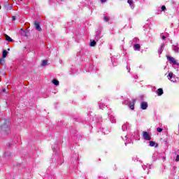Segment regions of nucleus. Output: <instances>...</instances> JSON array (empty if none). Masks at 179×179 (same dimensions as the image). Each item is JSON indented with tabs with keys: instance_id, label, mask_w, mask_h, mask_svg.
<instances>
[{
	"instance_id": "nucleus-1",
	"label": "nucleus",
	"mask_w": 179,
	"mask_h": 179,
	"mask_svg": "<svg viewBox=\"0 0 179 179\" xmlns=\"http://www.w3.org/2000/svg\"><path fill=\"white\" fill-rule=\"evenodd\" d=\"M9 125H10V122H9V120H3L2 124L1 126V131H3L4 132H6V134H9V132H10Z\"/></svg>"
},
{
	"instance_id": "nucleus-2",
	"label": "nucleus",
	"mask_w": 179,
	"mask_h": 179,
	"mask_svg": "<svg viewBox=\"0 0 179 179\" xmlns=\"http://www.w3.org/2000/svg\"><path fill=\"white\" fill-rule=\"evenodd\" d=\"M167 78L169 80H170V82H172L173 83H178L179 82V78L176 76V75H174L173 72H169Z\"/></svg>"
},
{
	"instance_id": "nucleus-3",
	"label": "nucleus",
	"mask_w": 179,
	"mask_h": 179,
	"mask_svg": "<svg viewBox=\"0 0 179 179\" xmlns=\"http://www.w3.org/2000/svg\"><path fill=\"white\" fill-rule=\"evenodd\" d=\"M167 59L168 61H170V62H171L173 65H175L176 66H177L176 67L177 69L179 68V63L177 62L176 59H174V57L167 56Z\"/></svg>"
},
{
	"instance_id": "nucleus-4",
	"label": "nucleus",
	"mask_w": 179,
	"mask_h": 179,
	"mask_svg": "<svg viewBox=\"0 0 179 179\" xmlns=\"http://www.w3.org/2000/svg\"><path fill=\"white\" fill-rule=\"evenodd\" d=\"M143 139H145V141H150V139H152L150 135H149V133H148L147 131H144L143 133Z\"/></svg>"
},
{
	"instance_id": "nucleus-5",
	"label": "nucleus",
	"mask_w": 179,
	"mask_h": 179,
	"mask_svg": "<svg viewBox=\"0 0 179 179\" xmlns=\"http://www.w3.org/2000/svg\"><path fill=\"white\" fill-rule=\"evenodd\" d=\"M130 127H129V124L128 123H124L122 126V129L124 132H125V131H128V129H129Z\"/></svg>"
},
{
	"instance_id": "nucleus-6",
	"label": "nucleus",
	"mask_w": 179,
	"mask_h": 179,
	"mask_svg": "<svg viewBox=\"0 0 179 179\" xmlns=\"http://www.w3.org/2000/svg\"><path fill=\"white\" fill-rule=\"evenodd\" d=\"M148 102L143 101L141 103V110H146L148 108Z\"/></svg>"
},
{
	"instance_id": "nucleus-7",
	"label": "nucleus",
	"mask_w": 179,
	"mask_h": 179,
	"mask_svg": "<svg viewBox=\"0 0 179 179\" xmlns=\"http://www.w3.org/2000/svg\"><path fill=\"white\" fill-rule=\"evenodd\" d=\"M172 49H173V51H174V52H176L177 54H178V52H179V45H178V44L173 45L172 46Z\"/></svg>"
},
{
	"instance_id": "nucleus-8",
	"label": "nucleus",
	"mask_w": 179,
	"mask_h": 179,
	"mask_svg": "<svg viewBox=\"0 0 179 179\" xmlns=\"http://www.w3.org/2000/svg\"><path fill=\"white\" fill-rule=\"evenodd\" d=\"M34 26H35V29L38 31H41L42 29L41 27H40V23H38V22H36L34 23Z\"/></svg>"
},
{
	"instance_id": "nucleus-9",
	"label": "nucleus",
	"mask_w": 179,
	"mask_h": 179,
	"mask_svg": "<svg viewBox=\"0 0 179 179\" xmlns=\"http://www.w3.org/2000/svg\"><path fill=\"white\" fill-rule=\"evenodd\" d=\"M108 114L109 118L110 120V122L113 124H115V118H114V117L113 116V115H111V113L110 112H108Z\"/></svg>"
},
{
	"instance_id": "nucleus-10",
	"label": "nucleus",
	"mask_w": 179,
	"mask_h": 179,
	"mask_svg": "<svg viewBox=\"0 0 179 179\" xmlns=\"http://www.w3.org/2000/svg\"><path fill=\"white\" fill-rule=\"evenodd\" d=\"M163 50H164V43H162L159 49L158 50L159 55H162V52H163Z\"/></svg>"
},
{
	"instance_id": "nucleus-11",
	"label": "nucleus",
	"mask_w": 179,
	"mask_h": 179,
	"mask_svg": "<svg viewBox=\"0 0 179 179\" xmlns=\"http://www.w3.org/2000/svg\"><path fill=\"white\" fill-rule=\"evenodd\" d=\"M127 3L129 4V6H131V9H134L135 8V4H134V1L128 0L127 1Z\"/></svg>"
},
{
	"instance_id": "nucleus-12",
	"label": "nucleus",
	"mask_w": 179,
	"mask_h": 179,
	"mask_svg": "<svg viewBox=\"0 0 179 179\" xmlns=\"http://www.w3.org/2000/svg\"><path fill=\"white\" fill-rule=\"evenodd\" d=\"M163 89L159 88L157 91V96H162L163 94Z\"/></svg>"
},
{
	"instance_id": "nucleus-13",
	"label": "nucleus",
	"mask_w": 179,
	"mask_h": 179,
	"mask_svg": "<svg viewBox=\"0 0 179 179\" xmlns=\"http://www.w3.org/2000/svg\"><path fill=\"white\" fill-rule=\"evenodd\" d=\"M134 50H136L139 51V50H141V45H139L138 43L134 44Z\"/></svg>"
},
{
	"instance_id": "nucleus-14",
	"label": "nucleus",
	"mask_w": 179,
	"mask_h": 179,
	"mask_svg": "<svg viewBox=\"0 0 179 179\" xmlns=\"http://www.w3.org/2000/svg\"><path fill=\"white\" fill-rule=\"evenodd\" d=\"M6 41H8L9 43H12V41H13V39L8 35L6 36Z\"/></svg>"
},
{
	"instance_id": "nucleus-15",
	"label": "nucleus",
	"mask_w": 179,
	"mask_h": 179,
	"mask_svg": "<svg viewBox=\"0 0 179 179\" xmlns=\"http://www.w3.org/2000/svg\"><path fill=\"white\" fill-rule=\"evenodd\" d=\"M52 83L55 85V86H58L59 85V81H58L57 79H54L52 80Z\"/></svg>"
},
{
	"instance_id": "nucleus-16",
	"label": "nucleus",
	"mask_w": 179,
	"mask_h": 179,
	"mask_svg": "<svg viewBox=\"0 0 179 179\" xmlns=\"http://www.w3.org/2000/svg\"><path fill=\"white\" fill-rule=\"evenodd\" d=\"M8 57V51L3 50V58H6Z\"/></svg>"
},
{
	"instance_id": "nucleus-17",
	"label": "nucleus",
	"mask_w": 179,
	"mask_h": 179,
	"mask_svg": "<svg viewBox=\"0 0 179 179\" xmlns=\"http://www.w3.org/2000/svg\"><path fill=\"white\" fill-rule=\"evenodd\" d=\"M99 107L101 110H103V108H106V105H104V103H99Z\"/></svg>"
},
{
	"instance_id": "nucleus-18",
	"label": "nucleus",
	"mask_w": 179,
	"mask_h": 179,
	"mask_svg": "<svg viewBox=\"0 0 179 179\" xmlns=\"http://www.w3.org/2000/svg\"><path fill=\"white\" fill-rule=\"evenodd\" d=\"M96 45V41H92L90 42V47H94Z\"/></svg>"
},
{
	"instance_id": "nucleus-19",
	"label": "nucleus",
	"mask_w": 179,
	"mask_h": 179,
	"mask_svg": "<svg viewBox=\"0 0 179 179\" xmlns=\"http://www.w3.org/2000/svg\"><path fill=\"white\" fill-rule=\"evenodd\" d=\"M0 64L1 65H3L5 64V59L3 58L0 59Z\"/></svg>"
},
{
	"instance_id": "nucleus-20",
	"label": "nucleus",
	"mask_w": 179,
	"mask_h": 179,
	"mask_svg": "<svg viewBox=\"0 0 179 179\" xmlns=\"http://www.w3.org/2000/svg\"><path fill=\"white\" fill-rule=\"evenodd\" d=\"M160 155L159 152H155L154 155H153V159H155V160H157V158H155V157H156V156H157V155Z\"/></svg>"
},
{
	"instance_id": "nucleus-21",
	"label": "nucleus",
	"mask_w": 179,
	"mask_h": 179,
	"mask_svg": "<svg viewBox=\"0 0 179 179\" xmlns=\"http://www.w3.org/2000/svg\"><path fill=\"white\" fill-rule=\"evenodd\" d=\"M156 145V143L155 141H150V146L153 147Z\"/></svg>"
},
{
	"instance_id": "nucleus-22",
	"label": "nucleus",
	"mask_w": 179,
	"mask_h": 179,
	"mask_svg": "<svg viewBox=\"0 0 179 179\" xmlns=\"http://www.w3.org/2000/svg\"><path fill=\"white\" fill-rule=\"evenodd\" d=\"M121 138H122V139H123V141H129V139H128V136H124V137H122V136H121Z\"/></svg>"
},
{
	"instance_id": "nucleus-23",
	"label": "nucleus",
	"mask_w": 179,
	"mask_h": 179,
	"mask_svg": "<svg viewBox=\"0 0 179 179\" xmlns=\"http://www.w3.org/2000/svg\"><path fill=\"white\" fill-rule=\"evenodd\" d=\"M45 65H47V60H43V61L42 62V66H45Z\"/></svg>"
},
{
	"instance_id": "nucleus-24",
	"label": "nucleus",
	"mask_w": 179,
	"mask_h": 179,
	"mask_svg": "<svg viewBox=\"0 0 179 179\" xmlns=\"http://www.w3.org/2000/svg\"><path fill=\"white\" fill-rule=\"evenodd\" d=\"M103 20L105 22H108V20H110V19L108 18V17L105 16V17H103Z\"/></svg>"
},
{
	"instance_id": "nucleus-25",
	"label": "nucleus",
	"mask_w": 179,
	"mask_h": 179,
	"mask_svg": "<svg viewBox=\"0 0 179 179\" xmlns=\"http://www.w3.org/2000/svg\"><path fill=\"white\" fill-rule=\"evenodd\" d=\"M163 131V129L160 128V127H158L157 129V132H162Z\"/></svg>"
},
{
	"instance_id": "nucleus-26",
	"label": "nucleus",
	"mask_w": 179,
	"mask_h": 179,
	"mask_svg": "<svg viewBox=\"0 0 179 179\" xmlns=\"http://www.w3.org/2000/svg\"><path fill=\"white\" fill-rule=\"evenodd\" d=\"M129 108L131 109V110H134L135 108V105L133 103V104H131L129 106Z\"/></svg>"
},
{
	"instance_id": "nucleus-27",
	"label": "nucleus",
	"mask_w": 179,
	"mask_h": 179,
	"mask_svg": "<svg viewBox=\"0 0 179 179\" xmlns=\"http://www.w3.org/2000/svg\"><path fill=\"white\" fill-rule=\"evenodd\" d=\"M161 9H162V12H164V10H166V6H162L161 7Z\"/></svg>"
},
{
	"instance_id": "nucleus-28",
	"label": "nucleus",
	"mask_w": 179,
	"mask_h": 179,
	"mask_svg": "<svg viewBox=\"0 0 179 179\" xmlns=\"http://www.w3.org/2000/svg\"><path fill=\"white\" fill-rule=\"evenodd\" d=\"M99 36H100V31H98L96 33V38H100V37Z\"/></svg>"
},
{
	"instance_id": "nucleus-29",
	"label": "nucleus",
	"mask_w": 179,
	"mask_h": 179,
	"mask_svg": "<svg viewBox=\"0 0 179 179\" xmlns=\"http://www.w3.org/2000/svg\"><path fill=\"white\" fill-rule=\"evenodd\" d=\"M133 41L136 42V43H138V41H139V39H138V38H134L133 39Z\"/></svg>"
},
{
	"instance_id": "nucleus-30",
	"label": "nucleus",
	"mask_w": 179,
	"mask_h": 179,
	"mask_svg": "<svg viewBox=\"0 0 179 179\" xmlns=\"http://www.w3.org/2000/svg\"><path fill=\"white\" fill-rule=\"evenodd\" d=\"M161 37H162V40H166V36L163 35V34H161Z\"/></svg>"
},
{
	"instance_id": "nucleus-31",
	"label": "nucleus",
	"mask_w": 179,
	"mask_h": 179,
	"mask_svg": "<svg viewBox=\"0 0 179 179\" xmlns=\"http://www.w3.org/2000/svg\"><path fill=\"white\" fill-rule=\"evenodd\" d=\"M176 162H179V155L176 156Z\"/></svg>"
},
{
	"instance_id": "nucleus-32",
	"label": "nucleus",
	"mask_w": 179,
	"mask_h": 179,
	"mask_svg": "<svg viewBox=\"0 0 179 179\" xmlns=\"http://www.w3.org/2000/svg\"><path fill=\"white\" fill-rule=\"evenodd\" d=\"M129 143H131V142H127V141H125V143H124V145L127 146V145H128V144H129Z\"/></svg>"
},
{
	"instance_id": "nucleus-33",
	"label": "nucleus",
	"mask_w": 179,
	"mask_h": 179,
	"mask_svg": "<svg viewBox=\"0 0 179 179\" xmlns=\"http://www.w3.org/2000/svg\"><path fill=\"white\" fill-rule=\"evenodd\" d=\"M107 0H101V3H104Z\"/></svg>"
},
{
	"instance_id": "nucleus-34",
	"label": "nucleus",
	"mask_w": 179,
	"mask_h": 179,
	"mask_svg": "<svg viewBox=\"0 0 179 179\" xmlns=\"http://www.w3.org/2000/svg\"><path fill=\"white\" fill-rule=\"evenodd\" d=\"M13 20H16V16H13Z\"/></svg>"
},
{
	"instance_id": "nucleus-35",
	"label": "nucleus",
	"mask_w": 179,
	"mask_h": 179,
	"mask_svg": "<svg viewBox=\"0 0 179 179\" xmlns=\"http://www.w3.org/2000/svg\"><path fill=\"white\" fill-rule=\"evenodd\" d=\"M2 90L3 92H6V90L5 88H3Z\"/></svg>"
},
{
	"instance_id": "nucleus-36",
	"label": "nucleus",
	"mask_w": 179,
	"mask_h": 179,
	"mask_svg": "<svg viewBox=\"0 0 179 179\" xmlns=\"http://www.w3.org/2000/svg\"><path fill=\"white\" fill-rule=\"evenodd\" d=\"M166 160V157H163V161Z\"/></svg>"
},
{
	"instance_id": "nucleus-37",
	"label": "nucleus",
	"mask_w": 179,
	"mask_h": 179,
	"mask_svg": "<svg viewBox=\"0 0 179 179\" xmlns=\"http://www.w3.org/2000/svg\"><path fill=\"white\" fill-rule=\"evenodd\" d=\"M53 149V151L55 152V148L54 147H52Z\"/></svg>"
},
{
	"instance_id": "nucleus-38",
	"label": "nucleus",
	"mask_w": 179,
	"mask_h": 179,
	"mask_svg": "<svg viewBox=\"0 0 179 179\" xmlns=\"http://www.w3.org/2000/svg\"><path fill=\"white\" fill-rule=\"evenodd\" d=\"M10 50V49L8 48V51H9Z\"/></svg>"
},
{
	"instance_id": "nucleus-39",
	"label": "nucleus",
	"mask_w": 179,
	"mask_h": 179,
	"mask_svg": "<svg viewBox=\"0 0 179 179\" xmlns=\"http://www.w3.org/2000/svg\"><path fill=\"white\" fill-rule=\"evenodd\" d=\"M143 170H145V168L143 166Z\"/></svg>"
},
{
	"instance_id": "nucleus-40",
	"label": "nucleus",
	"mask_w": 179,
	"mask_h": 179,
	"mask_svg": "<svg viewBox=\"0 0 179 179\" xmlns=\"http://www.w3.org/2000/svg\"><path fill=\"white\" fill-rule=\"evenodd\" d=\"M61 1H64V0H61Z\"/></svg>"
}]
</instances>
